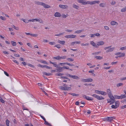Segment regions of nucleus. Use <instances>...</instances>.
<instances>
[{"mask_svg":"<svg viewBox=\"0 0 126 126\" xmlns=\"http://www.w3.org/2000/svg\"><path fill=\"white\" fill-rule=\"evenodd\" d=\"M63 86L59 87V89L62 90L67 91L70 90L71 89V87H68V86L65 84H63Z\"/></svg>","mask_w":126,"mask_h":126,"instance_id":"obj_1","label":"nucleus"},{"mask_svg":"<svg viewBox=\"0 0 126 126\" xmlns=\"http://www.w3.org/2000/svg\"><path fill=\"white\" fill-rule=\"evenodd\" d=\"M35 3L38 5H40L42 6H43L45 8H48L50 7V6L46 4L43 2L37 1L35 2Z\"/></svg>","mask_w":126,"mask_h":126,"instance_id":"obj_2","label":"nucleus"},{"mask_svg":"<svg viewBox=\"0 0 126 126\" xmlns=\"http://www.w3.org/2000/svg\"><path fill=\"white\" fill-rule=\"evenodd\" d=\"M111 46H110L105 47L104 48V49L105 50L109 49L106 51V53L112 52L114 49L115 48V47H112L110 48Z\"/></svg>","mask_w":126,"mask_h":126,"instance_id":"obj_3","label":"nucleus"},{"mask_svg":"<svg viewBox=\"0 0 126 126\" xmlns=\"http://www.w3.org/2000/svg\"><path fill=\"white\" fill-rule=\"evenodd\" d=\"M66 58V56H58L56 57H53V58L57 60L61 61L62 59H64Z\"/></svg>","mask_w":126,"mask_h":126,"instance_id":"obj_4","label":"nucleus"},{"mask_svg":"<svg viewBox=\"0 0 126 126\" xmlns=\"http://www.w3.org/2000/svg\"><path fill=\"white\" fill-rule=\"evenodd\" d=\"M92 96L98 100H102L104 99V98L102 96H99L95 94H93L92 95Z\"/></svg>","mask_w":126,"mask_h":126,"instance_id":"obj_5","label":"nucleus"},{"mask_svg":"<svg viewBox=\"0 0 126 126\" xmlns=\"http://www.w3.org/2000/svg\"><path fill=\"white\" fill-rule=\"evenodd\" d=\"M100 3V1L99 0H95L92 1H88V4H90L92 5L95 4L96 3L99 4Z\"/></svg>","mask_w":126,"mask_h":126,"instance_id":"obj_6","label":"nucleus"},{"mask_svg":"<svg viewBox=\"0 0 126 126\" xmlns=\"http://www.w3.org/2000/svg\"><path fill=\"white\" fill-rule=\"evenodd\" d=\"M113 119H115L114 117H107L105 120L108 122H110L112 121Z\"/></svg>","mask_w":126,"mask_h":126,"instance_id":"obj_7","label":"nucleus"},{"mask_svg":"<svg viewBox=\"0 0 126 126\" xmlns=\"http://www.w3.org/2000/svg\"><path fill=\"white\" fill-rule=\"evenodd\" d=\"M85 0H78V1L79 3H82L83 5L87 4L88 1H85Z\"/></svg>","mask_w":126,"mask_h":126,"instance_id":"obj_8","label":"nucleus"},{"mask_svg":"<svg viewBox=\"0 0 126 126\" xmlns=\"http://www.w3.org/2000/svg\"><path fill=\"white\" fill-rule=\"evenodd\" d=\"M76 36L75 35L73 34L67 35L65 36V37L67 38H75Z\"/></svg>","mask_w":126,"mask_h":126,"instance_id":"obj_9","label":"nucleus"},{"mask_svg":"<svg viewBox=\"0 0 126 126\" xmlns=\"http://www.w3.org/2000/svg\"><path fill=\"white\" fill-rule=\"evenodd\" d=\"M109 97L110 98L111 100L112 101V103H110V105H111V104H112L114 103V102L115 101V100L114 99V96H113L112 95H110L109 96Z\"/></svg>","mask_w":126,"mask_h":126,"instance_id":"obj_10","label":"nucleus"},{"mask_svg":"<svg viewBox=\"0 0 126 126\" xmlns=\"http://www.w3.org/2000/svg\"><path fill=\"white\" fill-rule=\"evenodd\" d=\"M59 7L63 9H67L68 8V6L66 5H59Z\"/></svg>","mask_w":126,"mask_h":126,"instance_id":"obj_11","label":"nucleus"},{"mask_svg":"<svg viewBox=\"0 0 126 126\" xmlns=\"http://www.w3.org/2000/svg\"><path fill=\"white\" fill-rule=\"evenodd\" d=\"M58 68L56 70L57 72H60L63 71V67H59L58 66Z\"/></svg>","mask_w":126,"mask_h":126,"instance_id":"obj_12","label":"nucleus"},{"mask_svg":"<svg viewBox=\"0 0 126 126\" xmlns=\"http://www.w3.org/2000/svg\"><path fill=\"white\" fill-rule=\"evenodd\" d=\"M110 24L112 26H114L115 25L117 26L118 25V23L117 22L113 21H111L110 22Z\"/></svg>","mask_w":126,"mask_h":126,"instance_id":"obj_13","label":"nucleus"},{"mask_svg":"<svg viewBox=\"0 0 126 126\" xmlns=\"http://www.w3.org/2000/svg\"><path fill=\"white\" fill-rule=\"evenodd\" d=\"M104 42L103 41H99L97 43V45L98 46H102L104 45Z\"/></svg>","mask_w":126,"mask_h":126,"instance_id":"obj_14","label":"nucleus"},{"mask_svg":"<svg viewBox=\"0 0 126 126\" xmlns=\"http://www.w3.org/2000/svg\"><path fill=\"white\" fill-rule=\"evenodd\" d=\"M54 16L55 17H60L61 16V15L60 13L58 12H56L55 13Z\"/></svg>","mask_w":126,"mask_h":126,"instance_id":"obj_15","label":"nucleus"},{"mask_svg":"<svg viewBox=\"0 0 126 126\" xmlns=\"http://www.w3.org/2000/svg\"><path fill=\"white\" fill-rule=\"evenodd\" d=\"M107 91L108 96L112 95L111 93V91L110 89H107Z\"/></svg>","mask_w":126,"mask_h":126,"instance_id":"obj_16","label":"nucleus"},{"mask_svg":"<svg viewBox=\"0 0 126 126\" xmlns=\"http://www.w3.org/2000/svg\"><path fill=\"white\" fill-rule=\"evenodd\" d=\"M72 7L73 8L77 9H79V7L78 5H77L75 4H73L72 5Z\"/></svg>","mask_w":126,"mask_h":126,"instance_id":"obj_17","label":"nucleus"},{"mask_svg":"<svg viewBox=\"0 0 126 126\" xmlns=\"http://www.w3.org/2000/svg\"><path fill=\"white\" fill-rule=\"evenodd\" d=\"M125 55V54L124 53L120 52V54L118 57H124Z\"/></svg>","mask_w":126,"mask_h":126,"instance_id":"obj_18","label":"nucleus"},{"mask_svg":"<svg viewBox=\"0 0 126 126\" xmlns=\"http://www.w3.org/2000/svg\"><path fill=\"white\" fill-rule=\"evenodd\" d=\"M58 42L61 44L64 45L65 43V41H61L59 40H58Z\"/></svg>","mask_w":126,"mask_h":126,"instance_id":"obj_19","label":"nucleus"},{"mask_svg":"<svg viewBox=\"0 0 126 126\" xmlns=\"http://www.w3.org/2000/svg\"><path fill=\"white\" fill-rule=\"evenodd\" d=\"M72 78L73 79H80V78L77 76L72 75Z\"/></svg>","mask_w":126,"mask_h":126,"instance_id":"obj_20","label":"nucleus"},{"mask_svg":"<svg viewBox=\"0 0 126 126\" xmlns=\"http://www.w3.org/2000/svg\"><path fill=\"white\" fill-rule=\"evenodd\" d=\"M83 31L82 30H77L75 31L74 32V33H75L79 34L80 33Z\"/></svg>","mask_w":126,"mask_h":126,"instance_id":"obj_21","label":"nucleus"},{"mask_svg":"<svg viewBox=\"0 0 126 126\" xmlns=\"http://www.w3.org/2000/svg\"><path fill=\"white\" fill-rule=\"evenodd\" d=\"M99 6L100 7H104L106 6V4L105 3H101L99 4Z\"/></svg>","mask_w":126,"mask_h":126,"instance_id":"obj_22","label":"nucleus"},{"mask_svg":"<svg viewBox=\"0 0 126 126\" xmlns=\"http://www.w3.org/2000/svg\"><path fill=\"white\" fill-rule=\"evenodd\" d=\"M94 58L98 60H101L103 59V57H102L97 56H95Z\"/></svg>","mask_w":126,"mask_h":126,"instance_id":"obj_23","label":"nucleus"},{"mask_svg":"<svg viewBox=\"0 0 126 126\" xmlns=\"http://www.w3.org/2000/svg\"><path fill=\"white\" fill-rule=\"evenodd\" d=\"M86 99L88 100H93V98L89 97L88 96H87Z\"/></svg>","mask_w":126,"mask_h":126,"instance_id":"obj_24","label":"nucleus"},{"mask_svg":"<svg viewBox=\"0 0 126 126\" xmlns=\"http://www.w3.org/2000/svg\"><path fill=\"white\" fill-rule=\"evenodd\" d=\"M21 20L26 23H28L29 22V20L27 19H24L23 18H22Z\"/></svg>","mask_w":126,"mask_h":126,"instance_id":"obj_25","label":"nucleus"},{"mask_svg":"<svg viewBox=\"0 0 126 126\" xmlns=\"http://www.w3.org/2000/svg\"><path fill=\"white\" fill-rule=\"evenodd\" d=\"M120 99H122L126 97V94H122L120 96Z\"/></svg>","mask_w":126,"mask_h":126,"instance_id":"obj_26","label":"nucleus"},{"mask_svg":"<svg viewBox=\"0 0 126 126\" xmlns=\"http://www.w3.org/2000/svg\"><path fill=\"white\" fill-rule=\"evenodd\" d=\"M102 95H105L107 94V93L103 91H100V94Z\"/></svg>","mask_w":126,"mask_h":126,"instance_id":"obj_27","label":"nucleus"},{"mask_svg":"<svg viewBox=\"0 0 126 126\" xmlns=\"http://www.w3.org/2000/svg\"><path fill=\"white\" fill-rule=\"evenodd\" d=\"M126 11V6L122 8L121 10V11L122 12H124Z\"/></svg>","mask_w":126,"mask_h":126,"instance_id":"obj_28","label":"nucleus"},{"mask_svg":"<svg viewBox=\"0 0 126 126\" xmlns=\"http://www.w3.org/2000/svg\"><path fill=\"white\" fill-rule=\"evenodd\" d=\"M11 43L12 45L13 46H15L16 45V42L13 41H11Z\"/></svg>","mask_w":126,"mask_h":126,"instance_id":"obj_29","label":"nucleus"},{"mask_svg":"<svg viewBox=\"0 0 126 126\" xmlns=\"http://www.w3.org/2000/svg\"><path fill=\"white\" fill-rule=\"evenodd\" d=\"M43 73L44 75L46 76H50L52 75V74L51 73H47L46 72H44Z\"/></svg>","mask_w":126,"mask_h":126,"instance_id":"obj_30","label":"nucleus"},{"mask_svg":"<svg viewBox=\"0 0 126 126\" xmlns=\"http://www.w3.org/2000/svg\"><path fill=\"white\" fill-rule=\"evenodd\" d=\"M45 122H44V124L45 125H47L49 126H51V124H49L47 122V121H46V120H45V121H44Z\"/></svg>","mask_w":126,"mask_h":126,"instance_id":"obj_31","label":"nucleus"},{"mask_svg":"<svg viewBox=\"0 0 126 126\" xmlns=\"http://www.w3.org/2000/svg\"><path fill=\"white\" fill-rule=\"evenodd\" d=\"M93 81V79L90 78H89L87 79V82H91Z\"/></svg>","mask_w":126,"mask_h":126,"instance_id":"obj_32","label":"nucleus"},{"mask_svg":"<svg viewBox=\"0 0 126 126\" xmlns=\"http://www.w3.org/2000/svg\"><path fill=\"white\" fill-rule=\"evenodd\" d=\"M40 62L41 63H43L47 64V63L45 61H44L42 60H41L40 61Z\"/></svg>","mask_w":126,"mask_h":126,"instance_id":"obj_33","label":"nucleus"},{"mask_svg":"<svg viewBox=\"0 0 126 126\" xmlns=\"http://www.w3.org/2000/svg\"><path fill=\"white\" fill-rule=\"evenodd\" d=\"M115 105L118 107L119 105V102L118 101H115Z\"/></svg>","mask_w":126,"mask_h":126,"instance_id":"obj_34","label":"nucleus"},{"mask_svg":"<svg viewBox=\"0 0 126 126\" xmlns=\"http://www.w3.org/2000/svg\"><path fill=\"white\" fill-rule=\"evenodd\" d=\"M65 64L67 65L71 66H74V65L73 64H70L69 63H68L67 62L65 63Z\"/></svg>","mask_w":126,"mask_h":126,"instance_id":"obj_35","label":"nucleus"},{"mask_svg":"<svg viewBox=\"0 0 126 126\" xmlns=\"http://www.w3.org/2000/svg\"><path fill=\"white\" fill-rule=\"evenodd\" d=\"M44 67H45L47 69H51L52 68L50 66H47L46 65H44Z\"/></svg>","mask_w":126,"mask_h":126,"instance_id":"obj_36","label":"nucleus"},{"mask_svg":"<svg viewBox=\"0 0 126 126\" xmlns=\"http://www.w3.org/2000/svg\"><path fill=\"white\" fill-rule=\"evenodd\" d=\"M35 21H38L40 23H41L43 22V21H42V20L41 19H38L35 18Z\"/></svg>","mask_w":126,"mask_h":126,"instance_id":"obj_37","label":"nucleus"},{"mask_svg":"<svg viewBox=\"0 0 126 126\" xmlns=\"http://www.w3.org/2000/svg\"><path fill=\"white\" fill-rule=\"evenodd\" d=\"M89 45V44L88 43H86V44L82 43L81 44V46H88Z\"/></svg>","mask_w":126,"mask_h":126,"instance_id":"obj_38","label":"nucleus"},{"mask_svg":"<svg viewBox=\"0 0 126 126\" xmlns=\"http://www.w3.org/2000/svg\"><path fill=\"white\" fill-rule=\"evenodd\" d=\"M64 33V32H63V33H60L59 34H56L55 35V36H60V35H63Z\"/></svg>","mask_w":126,"mask_h":126,"instance_id":"obj_39","label":"nucleus"},{"mask_svg":"<svg viewBox=\"0 0 126 126\" xmlns=\"http://www.w3.org/2000/svg\"><path fill=\"white\" fill-rule=\"evenodd\" d=\"M69 94H71V95H73V96H78L79 95L78 94H76L75 93H71Z\"/></svg>","mask_w":126,"mask_h":126,"instance_id":"obj_40","label":"nucleus"},{"mask_svg":"<svg viewBox=\"0 0 126 126\" xmlns=\"http://www.w3.org/2000/svg\"><path fill=\"white\" fill-rule=\"evenodd\" d=\"M68 16V15L67 14H66V15H65L64 14H63L61 15V16L63 18H65L67 17Z\"/></svg>","mask_w":126,"mask_h":126,"instance_id":"obj_41","label":"nucleus"},{"mask_svg":"<svg viewBox=\"0 0 126 126\" xmlns=\"http://www.w3.org/2000/svg\"><path fill=\"white\" fill-rule=\"evenodd\" d=\"M114 99H120V97L119 96L117 95H114Z\"/></svg>","mask_w":126,"mask_h":126,"instance_id":"obj_42","label":"nucleus"},{"mask_svg":"<svg viewBox=\"0 0 126 126\" xmlns=\"http://www.w3.org/2000/svg\"><path fill=\"white\" fill-rule=\"evenodd\" d=\"M12 28H14L16 30H19V28L18 27H16L14 25H12Z\"/></svg>","mask_w":126,"mask_h":126,"instance_id":"obj_43","label":"nucleus"},{"mask_svg":"<svg viewBox=\"0 0 126 126\" xmlns=\"http://www.w3.org/2000/svg\"><path fill=\"white\" fill-rule=\"evenodd\" d=\"M10 123L9 121L8 120H7L6 121V125L7 126H9V124Z\"/></svg>","mask_w":126,"mask_h":126,"instance_id":"obj_44","label":"nucleus"},{"mask_svg":"<svg viewBox=\"0 0 126 126\" xmlns=\"http://www.w3.org/2000/svg\"><path fill=\"white\" fill-rule=\"evenodd\" d=\"M66 59L68 60L70 62H72L74 60L73 59H72V58H67Z\"/></svg>","mask_w":126,"mask_h":126,"instance_id":"obj_45","label":"nucleus"},{"mask_svg":"<svg viewBox=\"0 0 126 126\" xmlns=\"http://www.w3.org/2000/svg\"><path fill=\"white\" fill-rule=\"evenodd\" d=\"M126 46L121 47L120 49V50H126Z\"/></svg>","mask_w":126,"mask_h":126,"instance_id":"obj_46","label":"nucleus"},{"mask_svg":"<svg viewBox=\"0 0 126 126\" xmlns=\"http://www.w3.org/2000/svg\"><path fill=\"white\" fill-rule=\"evenodd\" d=\"M123 85V84L122 83H118L117 84V87H120L121 86H122Z\"/></svg>","mask_w":126,"mask_h":126,"instance_id":"obj_47","label":"nucleus"},{"mask_svg":"<svg viewBox=\"0 0 126 126\" xmlns=\"http://www.w3.org/2000/svg\"><path fill=\"white\" fill-rule=\"evenodd\" d=\"M31 36H33V37H36L37 36L38 34H31Z\"/></svg>","mask_w":126,"mask_h":126,"instance_id":"obj_48","label":"nucleus"},{"mask_svg":"<svg viewBox=\"0 0 126 126\" xmlns=\"http://www.w3.org/2000/svg\"><path fill=\"white\" fill-rule=\"evenodd\" d=\"M90 43L93 46H94L95 45V43L93 41H91Z\"/></svg>","mask_w":126,"mask_h":126,"instance_id":"obj_49","label":"nucleus"},{"mask_svg":"<svg viewBox=\"0 0 126 126\" xmlns=\"http://www.w3.org/2000/svg\"><path fill=\"white\" fill-rule=\"evenodd\" d=\"M49 44L50 45H54L55 44V43L54 42H49Z\"/></svg>","mask_w":126,"mask_h":126,"instance_id":"obj_50","label":"nucleus"},{"mask_svg":"<svg viewBox=\"0 0 126 126\" xmlns=\"http://www.w3.org/2000/svg\"><path fill=\"white\" fill-rule=\"evenodd\" d=\"M100 53V52H96L94 53H92V54L93 55H98L99 53Z\"/></svg>","mask_w":126,"mask_h":126,"instance_id":"obj_51","label":"nucleus"},{"mask_svg":"<svg viewBox=\"0 0 126 126\" xmlns=\"http://www.w3.org/2000/svg\"><path fill=\"white\" fill-rule=\"evenodd\" d=\"M59 65L62 66H64V64H65V63H59Z\"/></svg>","mask_w":126,"mask_h":126,"instance_id":"obj_52","label":"nucleus"},{"mask_svg":"<svg viewBox=\"0 0 126 126\" xmlns=\"http://www.w3.org/2000/svg\"><path fill=\"white\" fill-rule=\"evenodd\" d=\"M0 18L1 19L3 20H6L5 18V17H3L2 16H0Z\"/></svg>","mask_w":126,"mask_h":126,"instance_id":"obj_53","label":"nucleus"},{"mask_svg":"<svg viewBox=\"0 0 126 126\" xmlns=\"http://www.w3.org/2000/svg\"><path fill=\"white\" fill-rule=\"evenodd\" d=\"M0 101L2 103H3L4 102V101L3 99L1 97H0Z\"/></svg>","mask_w":126,"mask_h":126,"instance_id":"obj_54","label":"nucleus"},{"mask_svg":"<svg viewBox=\"0 0 126 126\" xmlns=\"http://www.w3.org/2000/svg\"><path fill=\"white\" fill-rule=\"evenodd\" d=\"M54 47H57L58 48H60L61 47L60 45H55Z\"/></svg>","mask_w":126,"mask_h":126,"instance_id":"obj_55","label":"nucleus"},{"mask_svg":"<svg viewBox=\"0 0 126 126\" xmlns=\"http://www.w3.org/2000/svg\"><path fill=\"white\" fill-rule=\"evenodd\" d=\"M111 107L112 108H114L115 109L117 108L115 105H112L111 106Z\"/></svg>","mask_w":126,"mask_h":126,"instance_id":"obj_56","label":"nucleus"},{"mask_svg":"<svg viewBox=\"0 0 126 126\" xmlns=\"http://www.w3.org/2000/svg\"><path fill=\"white\" fill-rule=\"evenodd\" d=\"M63 75V74L62 73H57L55 75L56 76H61Z\"/></svg>","mask_w":126,"mask_h":126,"instance_id":"obj_57","label":"nucleus"},{"mask_svg":"<svg viewBox=\"0 0 126 126\" xmlns=\"http://www.w3.org/2000/svg\"><path fill=\"white\" fill-rule=\"evenodd\" d=\"M104 28L106 30H108L109 29V27L108 26H104Z\"/></svg>","mask_w":126,"mask_h":126,"instance_id":"obj_58","label":"nucleus"},{"mask_svg":"<svg viewBox=\"0 0 126 126\" xmlns=\"http://www.w3.org/2000/svg\"><path fill=\"white\" fill-rule=\"evenodd\" d=\"M27 65L28 66H30L31 67H34V66L33 65H32V64H31L28 63Z\"/></svg>","mask_w":126,"mask_h":126,"instance_id":"obj_59","label":"nucleus"},{"mask_svg":"<svg viewBox=\"0 0 126 126\" xmlns=\"http://www.w3.org/2000/svg\"><path fill=\"white\" fill-rule=\"evenodd\" d=\"M53 65L55 67H58L59 65L58 64H56L55 63H54V64H53Z\"/></svg>","mask_w":126,"mask_h":126,"instance_id":"obj_60","label":"nucleus"},{"mask_svg":"<svg viewBox=\"0 0 126 126\" xmlns=\"http://www.w3.org/2000/svg\"><path fill=\"white\" fill-rule=\"evenodd\" d=\"M35 20V19H30L29 20V22H34Z\"/></svg>","mask_w":126,"mask_h":126,"instance_id":"obj_61","label":"nucleus"},{"mask_svg":"<svg viewBox=\"0 0 126 126\" xmlns=\"http://www.w3.org/2000/svg\"><path fill=\"white\" fill-rule=\"evenodd\" d=\"M95 93H96L97 94H100V91H98V90H95Z\"/></svg>","mask_w":126,"mask_h":126,"instance_id":"obj_62","label":"nucleus"},{"mask_svg":"<svg viewBox=\"0 0 126 126\" xmlns=\"http://www.w3.org/2000/svg\"><path fill=\"white\" fill-rule=\"evenodd\" d=\"M116 3V2L115 1H112L111 3V4L112 5H115Z\"/></svg>","mask_w":126,"mask_h":126,"instance_id":"obj_63","label":"nucleus"},{"mask_svg":"<svg viewBox=\"0 0 126 126\" xmlns=\"http://www.w3.org/2000/svg\"><path fill=\"white\" fill-rule=\"evenodd\" d=\"M4 74L7 76L8 77L9 76V75L6 71H4Z\"/></svg>","mask_w":126,"mask_h":126,"instance_id":"obj_64","label":"nucleus"}]
</instances>
